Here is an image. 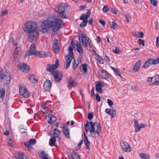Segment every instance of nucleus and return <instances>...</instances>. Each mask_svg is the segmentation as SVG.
<instances>
[{
    "mask_svg": "<svg viewBox=\"0 0 159 159\" xmlns=\"http://www.w3.org/2000/svg\"><path fill=\"white\" fill-rule=\"evenodd\" d=\"M105 112L109 115H111V110L109 108H107L105 110Z\"/></svg>",
    "mask_w": 159,
    "mask_h": 159,
    "instance_id": "obj_53",
    "label": "nucleus"
},
{
    "mask_svg": "<svg viewBox=\"0 0 159 159\" xmlns=\"http://www.w3.org/2000/svg\"><path fill=\"white\" fill-rule=\"evenodd\" d=\"M71 156L73 159H80L79 154L75 152H72Z\"/></svg>",
    "mask_w": 159,
    "mask_h": 159,
    "instance_id": "obj_32",
    "label": "nucleus"
},
{
    "mask_svg": "<svg viewBox=\"0 0 159 159\" xmlns=\"http://www.w3.org/2000/svg\"><path fill=\"white\" fill-rule=\"evenodd\" d=\"M84 142L85 144L86 145L87 148L89 150V149L90 144L88 138L86 139H84Z\"/></svg>",
    "mask_w": 159,
    "mask_h": 159,
    "instance_id": "obj_38",
    "label": "nucleus"
},
{
    "mask_svg": "<svg viewBox=\"0 0 159 159\" xmlns=\"http://www.w3.org/2000/svg\"><path fill=\"white\" fill-rule=\"evenodd\" d=\"M138 43L140 45H142L143 46H145L144 42V41L141 39H139L138 40Z\"/></svg>",
    "mask_w": 159,
    "mask_h": 159,
    "instance_id": "obj_46",
    "label": "nucleus"
},
{
    "mask_svg": "<svg viewBox=\"0 0 159 159\" xmlns=\"http://www.w3.org/2000/svg\"><path fill=\"white\" fill-rule=\"evenodd\" d=\"M152 84L154 85H157L159 84V80L155 81L154 82L152 83Z\"/></svg>",
    "mask_w": 159,
    "mask_h": 159,
    "instance_id": "obj_64",
    "label": "nucleus"
},
{
    "mask_svg": "<svg viewBox=\"0 0 159 159\" xmlns=\"http://www.w3.org/2000/svg\"><path fill=\"white\" fill-rule=\"evenodd\" d=\"M102 10L104 12H106L109 11V8L107 6H105L103 7V9H102Z\"/></svg>",
    "mask_w": 159,
    "mask_h": 159,
    "instance_id": "obj_52",
    "label": "nucleus"
},
{
    "mask_svg": "<svg viewBox=\"0 0 159 159\" xmlns=\"http://www.w3.org/2000/svg\"><path fill=\"white\" fill-rule=\"evenodd\" d=\"M29 79L30 81L32 83H36L38 81L37 77L34 75L30 76L29 78Z\"/></svg>",
    "mask_w": 159,
    "mask_h": 159,
    "instance_id": "obj_25",
    "label": "nucleus"
},
{
    "mask_svg": "<svg viewBox=\"0 0 159 159\" xmlns=\"http://www.w3.org/2000/svg\"><path fill=\"white\" fill-rule=\"evenodd\" d=\"M101 64H103L104 63V60L103 57L99 55H96L94 57Z\"/></svg>",
    "mask_w": 159,
    "mask_h": 159,
    "instance_id": "obj_27",
    "label": "nucleus"
},
{
    "mask_svg": "<svg viewBox=\"0 0 159 159\" xmlns=\"http://www.w3.org/2000/svg\"><path fill=\"white\" fill-rule=\"evenodd\" d=\"M77 84L75 80H70L68 82V85L69 86L74 87Z\"/></svg>",
    "mask_w": 159,
    "mask_h": 159,
    "instance_id": "obj_35",
    "label": "nucleus"
},
{
    "mask_svg": "<svg viewBox=\"0 0 159 159\" xmlns=\"http://www.w3.org/2000/svg\"><path fill=\"white\" fill-rule=\"evenodd\" d=\"M25 31L28 33L37 31V25L36 23L32 21L26 22L25 24Z\"/></svg>",
    "mask_w": 159,
    "mask_h": 159,
    "instance_id": "obj_2",
    "label": "nucleus"
},
{
    "mask_svg": "<svg viewBox=\"0 0 159 159\" xmlns=\"http://www.w3.org/2000/svg\"><path fill=\"white\" fill-rule=\"evenodd\" d=\"M82 69L83 71L85 73L87 72V65L86 64H83L82 66Z\"/></svg>",
    "mask_w": 159,
    "mask_h": 159,
    "instance_id": "obj_39",
    "label": "nucleus"
},
{
    "mask_svg": "<svg viewBox=\"0 0 159 159\" xmlns=\"http://www.w3.org/2000/svg\"><path fill=\"white\" fill-rule=\"evenodd\" d=\"M9 42L10 43H12L13 45L14 46H16L17 45V43H15L14 42V39L12 38H11L9 39Z\"/></svg>",
    "mask_w": 159,
    "mask_h": 159,
    "instance_id": "obj_47",
    "label": "nucleus"
},
{
    "mask_svg": "<svg viewBox=\"0 0 159 159\" xmlns=\"http://www.w3.org/2000/svg\"><path fill=\"white\" fill-rule=\"evenodd\" d=\"M76 46L77 47V50L80 53H83V48L80 43L78 42L76 44Z\"/></svg>",
    "mask_w": 159,
    "mask_h": 159,
    "instance_id": "obj_29",
    "label": "nucleus"
},
{
    "mask_svg": "<svg viewBox=\"0 0 159 159\" xmlns=\"http://www.w3.org/2000/svg\"><path fill=\"white\" fill-rule=\"evenodd\" d=\"M8 13L7 11V10H4L2 11L1 14V16H3L5 15L6 14H7Z\"/></svg>",
    "mask_w": 159,
    "mask_h": 159,
    "instance_id": "obj_56",
    "label": "nucleus"
},
{
    "mask_svg": "<svg viewBox=\"0 0 159 159\" xmlns=\"http://www.w3.org/2000/svg\"><path fill=\"white\" fill-rule=\"evenodd\" d=\"M62 130L66 137L70 138V136H69V130L66 125H64L63 126Z\"/></svg>",
    "mask_w": 159,
    "mask_h": 159,
    "instance_id": "obj_23",
    "label": "nucleus"
},
{
    "mask_svg": "<svg viewBox=\"0 0 159 159\" xmlns=\"http://www.w3.org/2000/svg\"><path fill=\"white\" fill-rule=\"evenodd\" d=\"M52 75L54 76V80L56 82H59L62 80V75L61 73H59L58 71H54Z\"/></svg>",
    "mask_w": 159,
    "mask_h": 159,
    "instance_id": "obj_13",
    "label": "nucleus"
},
{
    "mask_svg": "<svg viewBox=\"0 0 159 159\" xmlns=\"http://www.w3.org/2000/svg\"><path fill=\"white\" fill-rule=\"evenodd\" d=\"M48 118L49 119V120H48V123L49 124L52 123L55 121L56 120V117L52 115H49L48 116Z\"/></svg>",
    "mask_w": 159,
    "mask_h": 159,
    "instance_id": "obj_26",
    "label": "nucleus"
},
{
    "mask_svg": "<svg viewBox=\"0 0 159 159\" xmlns=\"http://www.w3.org/2000/svg\"><path fill=\"white\" fill-rule=\"evenodd\" d=\"M99 22L103 26H105L106 23L105 21L104 20H99Z\"/></svg>",
    "mask_w": 159,
    "mask_h": 159,
    "instance_id": "obj_59",
    "label": "nucleus"
},
{
    "mask_svg": "<svg viewBox=\"0 0 159 159\" xmlns=\"http://www.w3.org/2000/svg\"><path fill=\"white\" fill-rule=\"evenodd\" d=\"M107 103L110 107L113 105V102L112 101L109 99H107Z\"/></svg>",
    "mask_w": 159,
    "mask_h": 159,
    "instance_id": "obj_50",
    "label": "nucleus"
},
{
    "mask_svg": "<svg viewBox=\"0 0 159 159\" xmlns=\"http://www.w3.org/2000/svg\"><path fill=\"white\" fill-rule=\"evenodd\" d=\"M19 93L20 95L24 98H28L29 96L27 89L24 87H19Z\"/></svg>",
    "mask_w": 159,
    "mask_h": 159,
    "instance_id": "obj_14",
    "label": "nucleus"
},
{
    "mask_svg": "<svg viewBox=\"0 0 159 159\" xmlns=\"http://www.w3.org/2000/svg\"><path fill=\"white\" fill-rule=\"evenodd\" d=\"M93 116V112H89L88 115V119L89 120L92 119Z\"/></svg>",
    "mask_w": 159,
    "mask_h": 159,
    "instance_id": "obj_44",
    "label": "nucleus"
},
{
    "mask_svg": "<svg viewBox=\"0 0 159 159\" xmlns=\"http://www.w3.org/2000/svg\"><path fill=\"white\" fill-rule=\"evenodd\" d=\"M91 10L89 9L87 12V14H83L80 16V20H83L82 22L80 24V26L81 27H83L84 26H86L88 20L87 19L89 17L91 14Z\"/></svg>",
    "mask_w": 159,
    "mask_h": 159,
    "instance_id": "obj_4",
    "label": "nucleus"
},
{
    "mask_svg": "<svg viewBox=\"0 0 159 159\" xmlns=\"http://www.w3.org/2000/svg\"><path fill=\"white\" fill-rule=\"evenodd\" d=\"M89 122L88 121H87L86 124L85 125V129L86 133L88 132L89 130Z\"/></svg>",
    "mask_w": 159,
    "mask_h": 159,
    "instance_id": "obj_42",
    "label": "nucleus"
},
{
    "mask_svg": "<svg viewBox=\"0 0 159 159\" xmlns=\"http://www.w3.org/2000/svg\"><path fill=\"white\" fill-rule=\"evenodd\" d=\"M151 4L154 6H156L157 5V0H150Z\"/></svg>",
    "mask_w": 159,
    "mask_h": 159,
    "instance_id": "obj_48",
    "label": "nucleus"
},
{
    "mask_svg": "<svg viewBox=\"0 0 159 159\" xmlns=\"http://www.w3.org/2000/svg\"><path fill=\"white\" fill-rule=\"evenodd\" d=\"M14 54L13 55L14 58L17 57V55H21L22 52L21 50V48H20L16 47L14 51Z\"/></svg>",
    "mask_w": 159,
    "mask_h": 159,
    "instance_id": "obj_28",
    "label": "nucleus"
},
{
    "mask_svg": "<svg viewBox=\"0 0 159 159\" xmlns=\"http://www.w3.org/2000/svg\"><path fill=\"white\" fill-rule=\"evenodd\" d=\"M28 34V40L30 42H35L38 39L39 33L38 31Z\"/></svg>",
    "mask_w": 159,
    "mask_h": 159,
    "instance_id": "obj_5",
    "label": "nucleus"
},
{
    "mask_svg": "<svg viewBox=\"0 0 159 159\" xmlns=\"http://www.w3.org/2000/svg\"><path fill=\"white\" fill-rule=\"evenodd\" d=\"M139 125L141 127V128H145L147 126V124H140Z\"/></svg>",
    "mask_w": 159,
    "mask_h": 159,
    "instance_id": "obj_61",
    "label": "nucleus"
},
{
    "mask_svg": "<svg viewBox=\"0 0 159 159\" xmlns=\"http://www.w3.org/2000/svg\"><path fill=\"white\" fill-rule=\"evenodd\" d=\"M79 65V63H76V61L75 60H74V63L72 64L73 68L74 70H75L77 67Z\"/></svg>",
    "mask_w": 159,
    "mask_h": 159,
    "instance_id": "obj_43",
    "label": "nucleus"
},
{
    "mask_svg": "<svg viewBox=\"0 0 159 159\" xmlns=\"http://www.w3.org/2000/svg\"><path fill=\"white\" fill-rule=\"evenodd\" d=\"M139 125V122L137 120H134V126L135 127Z\"/></svg>",
    "mask_w": 159,
    "mask_h": 159,
    "instance_id": "obj_60",
    "label": "nucleus"
},
{
    "mask_svg": "<svg viewBox=\"0 0 159 159\" xmlns=\"http://www.w3.org/2000/svg\"><path fill=\"white\" fill-rule=\"evenodd\" d=\"M141 61L139 60H138L134 66L133 70L135 72L137 71L140 68L141 65Z\"/></svg>",
    "mask_w": 159,
    "mask_h": 159,
    "instance_id": "obj_24",
    "label": "nucleus"
},
{
    "mask_svg": "<svg viewBox=\"0 0 159 159\" xmlns=\"http://www.w3.org/2000/svg\"><path fill=\"white\" fill-rule=\"evenodd\" d=\"M59 62L58 59H56L55 61V64L50 65L49 64L47 65V66L48 67L46 68V70L48 72H51L52 74H53V71H56L57 70H55V69L58 68L59 66Z\"/></svg>",
    "mask_w": 159,
    "mask_h": 159,
    "instance_id": "obj_7",
    "label": "nucleus"
},
{
    "mask_svg": "<svg viewBox=\"0 0 159 159\" xmlns=\"http://www.w3.org/2000/svg\"><path fill=\"white\" fill-rule=\"evenodd\" d=\"M52 86V83L50 80H47L43 84V87L46 91H49L50 90Z\"/></svg>",
    "mask_w": 159,
    "mask_h": 159,
    "instance_id": "obj_19",
    "label": "nucleus"
},
{
    "mask_svg": "<svg viewBox=\"0 0 159 159\" xmlns=\"http://www.w3.org/2000/svg\"><path fill=\"white\" fill-rule=\"evenodd\" d=\"M114 52L115 53H119L120 52V50L118 48H115V50H114Z\"/></svg>",
    "mask_w": 159,
    "mask_h": 159,
    "instance_id": "obj_57",
    "label": "nucleus"
},
{
    "mask_svg": "<svg viewBox=\"0 0 159 159\" xmlns=\"http://www.w3.org/2000/svg\"><path fill=\"white\" fill-rule=\"evenodd\" d=\"M96 91L101 93H103V90L101 87L96 86Z\"/></svg>",
    "mask_w": 159,
    "mask_h": 159,
    "instance_id": "obj_41",
    "label": "nucleus"
},
{
    "mask_svg": "<svg viewBox=\"0 0 159 159\" xmlns=\"http://www.w3.org/2000/svg\"><path fill=\"white\" fill-rule=\"evenodd\" d=\"M5 89L3 88L0 89V99H3L5 97Z\"/></svg>",
    "mask_w": 159,
    "mask_h": 159,
    "instance_id": "obj_33",
    "label": "nucleus"
},
{
    "mask_svg": "<svg viewBox=\"0 0 159 159\" xmlns=\"http://www.w3.org/2000/svg\"><path fill=\"white\" fill-rule=\"evenodd\" d=\"M99 75L103 79H107L108 78V75L106 71L104 70H100L98 72Z\"/></svg>",
    "mask_w": 159,
    "mask_h": 159,
    "instance_id": "obj_20",
    "label": "nucleus"
},
{
    "mask_svg": "<svg viewBox=\"0 0 159 159\" xmlns=\"http://www.w3.org/2000/svg\"><path fill=\"white\" fill-rule=\"evenodd\" d=\"M56 138L52 137L50 139L49 145L51 146H56L55 143L56 141Z\"/></svg>",
    "mask_w": 159,
    "mask_h": 159,
    "instance_id": "obj_30",
    "label": "nucleus"
},
{
    "mask_svg": "<svg viewBox=\"0 0 159 159\" xmlns=\"http://www.w3.org/2000/svg\"><path fill=\"white\" fill-rule=\"evenodd\" d=\"M139 155L140 157L143 159H148L150 157L149 155L144 153H140Z\"/></svg>",
    "mask_w": 159,
    "mask_h": 159,
    "instance_id": "obj_36",
    "label": "nucleus"
},
{
    "mask_svg": "<svg viewBox=\"0 0 159 159\" xmlns=\"http://www.w3.org/2000/svg\"><path fill=\"white\" fill-rule=\"evenodd\" d=\"M16 159H29V157L24 155V153L21 152V153H19L18 154V156L16 157Z\"/></svg>",
    "mask_w": 159,
    "mask_h": 159,
    "instance_id": "obj_31",
    "label": "nucleus"
},
{
    "mask_svg": "<svg viewBox=\"0 0 159 159\" xmlns=\"http://www.w3.org/2000/svg\"><path fill=\"white\" fill-rule=\"evenodd\" d=\"M36 143V140L35 139H31L29 140L28 142L25 143V144L26 147L28 148L29 151H30L33 148L31 145L34 144Z\"/></svg>",
    "mask_w": 159,
    "mask_h": 159,
    "instance_id": "obj_17",
    "label": "nucleus"
},
{
    "mask_svg": "<svg viewBox=\"0 0 159 159\" xmlns=\"http://www.w3.org/2000/svg\"><path fill=\"white\" fill-rule=\"evenodd\" d=\"M59 47L58 45V42L57 40H54V43L53 44V49L56 54H57L58 52Z\"/></svg>",
    "mask_w": 159,
    "mask_h": 159,
    "instance_id": "obj_22",
    "label": "nucleus"
},
{
    "mask_svg": "<svg viewBox=\"0 0 159 159\" xmlns=\"http://www.w3.org/2000/svg\"><path fill=\"white\" fill-rule=\"evenodd\" d=\"M7 74H4L2 71V69L0 68V80L6 79V84H9L11 80V74L10 72H7Z\"/></svg>",
    "mask_w": 159,
    "mask_h": 159,
    "instance_id": "obj_8",
    "label": "nucleus"
},
{
    "mask_svg": "<svg viewBox=\"0 0 159 159\" xmlns=\"http://www.w3.org/2000/svg\"><path fill=\"white\" fill-rule=\"evenodd\" d=\"M41 159H48V154L44 151L41 152Z\"/></svg>",
    "mask_w": 159,
    "mask_h": 159,
    "instance_id": "obj_34",
    "label": "nucleus"
},
{
    "mask_svg": "<svg viewBox=\"0 0 159 159\" xmlns=\"http://www.w3.org/2000/svg\"><path fill=\"white\" fill-rule=\"evenodd\" d=\"M134 127L135 128L134 131L135 132H139L140 130V129H141V127L140 126V125H139Z\"/></svg>",
    "mask_w": 159,
    "mask_h": 159,
    "instance_id": "obj_45",
    "label": "nucleus"
},
{
    "mask_svg": "<svg viewBox=\"0 0 159 159\" xmlns=\"http://www.w3.org/2000/svg\"><path fill=\"white\" fill-rule=\"evenodd\" d=\"M50 134L53 135V137L55 138H58L60 135V132L59 129L57 128H55L53 130H51L50 132Z\"/></svg>",
    "mask_w": 159,
    "mask_h": 159,
    "instance_id": "obj_21",
    "label": "nucleus"
},
{
    "mask_svg": "<svg viewBox=\"0 0 159 159\" xmlns=\"http://www.w3.org/2000/svg\"><path fill=\"white\" fill-rule=\"evenodd\" d=\"M120 145L122 150L124 152H129L131 151V147L128 143L123 141L120 143Z\"/></svg>",
    "mask_w": 159,
    "mask_h": 159,
    "instance_id": "obj_9",
    "label": "nucleus"
},
{
    "mask_svg": "<svg viewBox=\"0 0 159 159\" xmlns=\"http://www.w3.org/2000/svg\"><path fill=\"white\" fill-rule=\"evenodd\" d=\"M36 44H32L30 46L29 50L25 53V57H29L31 55H34L35 51Z\"/></svg>",
    "mask_w": 159,
    "mask_h": 159,
    "instance_id": "obj_10",
    "label": "nucleus"
},
{
    "mask_svg": "<svg viewBox=\"0 0 159 159\" xmlns=\"http://www.w3.org/2000/svg\"><path fill=\"white\" fill-rule=\"evenodd\" d=\"M66 6L65 3H62L60 6L56 7L55 11L58 13V15L62 18L68 19L64 11L66 10Z\"/></svg>",
    "mask_w": 159,
    "mask_h": 159,
    "instance_id": "obj_3",
    "label": "nucleus"
},
{
    "mask_svg": "<svg viewBox=\"0 0 159 159\" xmlns=\"http://www.w3.org/2000/svg\"><path fill=\"white\" fill-rule=\"evenodd\" d=\"M111 28L114 30L116 29L118 27V25L115 21H113L111 24H110Z\"/></svg>",
    "mask_w": 159,
    "mask_h": 159,
    "instance_id": "obj_37",
    "label": "nucleus"
},
{
    "mask_svg": "<svg viewBox=\"0 0 159 159\" xmlns=\"http://www.w3.org/2000/svg\"><path fill=\"white\" fill-rule=\"evenodd\" d=\"M116 111L115 109H113L112 111V113H111L112 117H114L116 116Z\"/></svg>",
    "mask_w": 159,
    "mask_h": 159,
    "instance_id": "obj_54",
    "label": "nucleus"
},
{
    "mask_svg": "<svg viewBox=\"0 0 159 159\" xmlns=\"http://www.w3.org/2000/svg\"><path fill=\"white\" fill-rule=\"evenodd\" d=\"M96 98L97 100V101L99 102L101 101V98L99 95L98 93H96Z\"/></svg>",
    "mask_w": 159,
    "mask_h": 159,
    "instance_id": "obj_55",
    "label": "nucleus"
},
{
    "mask_svg": "<svg viewBox=\"0 0 159 159\" xmlns=\"http://www.w3.org/2000/svg\"><path fill=\"white\" fill-rule=\"evenodd\" d=\"M72 56L70 55H68L66 56V59L64 64V65H66V66H64L66 69H67L70 66L72 58L73 57Z\"/></svg>",
    "mask_w": 159,
    "mask_h": 159,
    "instance_id": "obj_16",
    "label": "nucleus"
},
{
    "mask_svg": "<svg viewBox=\"0 0 159 159\" xmlns=\"http://www.w3.org/2000/svg\"><path fill=\"white\" fill-rule=\"evenodd\" d=\"M155 62H156V61H154L153 59L150 58L148 59L144 64L143 67L146 68H148V67L150 66V65H155Z\"/></svg>",
    "mask_w": 159,
    "mask_h": 159,
    "instance_id": "obj_18",
    "label": "nucleus"
},
{
    "mask_svg": "<svg viewBox=\"0 0 159 159\" xmlns=\"http://www.w3.org/2000/svg\"><path fill=\"white\" fill-rule=\"evenodd\" d=\"M78 38L79 41L81 42L83 46L87 47L90 45L89 41V39L86 38V35L85 34H83L82 33L81 36H80L79 35Z\"/></svg>",
    "mask_w": 159,
    "mask_h": 159,
    "instance_id": "obj_6",
    "label": "nucleus"
},
{
    "mask_svg": "<svg viewBox=\"0 0 159 159\" xmlns=\"http://www.w3.org/2000/svg\"><path fill=\"white\" fill-rule=\"evenodd\" d=\"M62 21L54 17H48L46 20L42 23L40 27V31L43 33L48 32L51 28L54 32L57 31L61 28Z\"/></svg>",
    "mask_w": 159,
    "mask_h": 159,
    "instance_id": "obj_1",
    "label": "nucleus"
},
{
    "mask_svg": "<svg viewBox=\"0 0 159 159\" xmlns=\"http://www.w3.org/2000/svg\"><path fill=\"white\" fill-rule=\"evenodd\" d=\"M96 134V133H95L90 132V134L89 135L90 136L92 137H94L95 136Z\"/></svg>",
    "mask_w": 159,
    "mask_h": 159,
    "instance_id": "obj_62",
    "label": "nucleus"
},
{
    "mask_svg": "<svg viewBox=\"0 0 159 159\" xmlns=\"http://www.w3.org/2000/svg\"><path fill=\"white\" fill-rule=\"evenodd\" d=\"M34 55L39 57L45 58L47 57H50L51 54L50 53L48 52H44L43 51L40 52L36 51Z\"/></svg>",
    "mask_w": 159,
    "mask_h": 159,
    "instance_id": "obj_12",
    "label": "nucleus"
},
{
    "mask_svg": "<svg viewBox=\"0 0 159 159\" xmlns=\"http://www.w3.org/2000/svg\"><path fill=\"white\" fill-rule=\"evenodd\" d=\"M89 122L91 126V128H94L95 126H96V133L97 134H99L101 131L100 126L99 123L97 122H93L92 121Z\"/></svg>",
    "mask_w": 159,
    "mask_h": 159,
    "instance_id": "obj_15",
    "label": "nucleus"
},
{
    "mask_svg": "<svg viewBox=\"0 0 159 159\" xmlns=\"http://www.w3.org/2000/svg\"><path fill=\"white\" fill-rule=\"evenodd\" d=\"M96 86L101 87L104 86V84L101 82L98 81Z\"/></svg>",
    "mask_w": 159,
    "mask_h": 159,
    "instance_id": "obj_49",
    "label": "nucleus"
},
{
    "mask_svg": "<svg viewBox=\"0 0 159 159\" xmlns=\"http://www.w3.org/2000/svg\"><path fill=\"white\" fill-rule=\"evenodd\" d=\"M83 142V140H81L79 143H78L77 147L78 148V149H80L81 148L80 146L82 144Z\"/></svg>",
    "mask_w": 159,
    "mask_h": 159,
    "instance_id": "obj_58",
    "label": "nucleus"
},
{
    "mask_svg": "<svg viewBox=\"0 0 159 159\" xmlns=\"http://www.w3.org/2000/svg\"><path fill=\"white\" fill-rule=\"evenodd\" d=\"M104 61L105 60L107 62H108V63H109L110 62V60L109 57L106 55L104 59H103Z\"/></svg>",
    "mask_w": 159,
    "mask_h": 159,
    "instance_id": "obj_51",
    "label": "nucleus"
},
{
    "mask_svg": "<svg viewBox=\"0 0 159 159\" xmlns=\"http://www.w3.org/2000/svg\"><path fill=\"white\" fill-rule=\"evenodd\" d=\"M154 60L156 61V62H155V65L157 64L158 63H159V57H157L156 59H155Z\"/></svg>",
    "mask_w": 159,
    "mask_h": 159,
    "instance_id": "obj_63",
    "label": "nucleus"
},
{
    "mask_svg": "<svg viewBox=\"0 0 159 159\" xmlns=\"http://www.w3.org/2000/svg\"><path fill=\"white\" fill-rule=\"evenodd\" d=\"M18 66L21 70L25 73L28 72L30 70L29 66L25 63H19Z\"/></svg>",
    "mask_w": 159,
    "mask_h": 159,
    "instance_id": "obj_11",
    "label": "nucleus"
},
{
    "mask_svg": "<svg viewBox=\"0 0 159 159\" xmlns=\"http://www.w3.org/2000/svg\"><path fill=\"white\" fill-rule=\"evenodd\" d=\"M73 48L71 46H70L68 48V51L69 53L70 54V55H71V56H73Z\"/></svg>",
    "mask_w": 159,
    "mask_h": 159,
    "instance_id": "obj_40",
    "label": "nucleus"
}]
</instances>
